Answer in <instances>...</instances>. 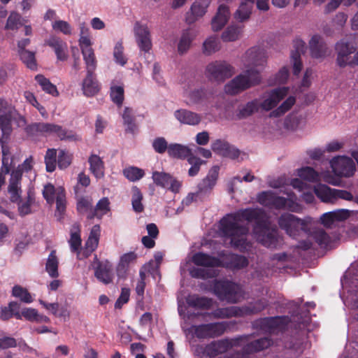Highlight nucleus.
Wrapping results in <instances>:
<instances>
[{
	"label": "nucleus",
	"instance_id": "56",
	"mask_svg": "<svg viewBox=\"0 0 358 358\" xmlns=\"http://www.w3.org/2000/svg\"><path fill=\"white\" fill-rule=\"evenodd\" d=\"M309 234L320 246L327 247L329 243V236L322 229H315L313 231L310 230Z\"/></svg>",
	"mask_w": 358,
	"mask_h": 358
},
{
	"label": "nucleus",
	"instance_id": "52",
	"mask_svg": "<svg viewBox=\"0 0 358 358\" xmlns=\"http://www.w3.org/2000/svg\"><path fill=\"white\" fill-rule=\"evenodd\" d=\"M296 99L294 96H288L276 109L273 110L271 113V117H280L288 111L295 103Z\"/></svg>",
	"mask_w": 358,
	"mask_h": 358
},
{
	"label": "nucleus",
	"instance_id": "23",
	"mask_svg": "<svg viewBox=\"0 0 358 358\" xmlns=\"http://www.w3.org/2000/svg\"><path fill=\"white\" fill-rule=\"evenodd\" d=\"M21 178L22 173L20 169H15L11 172L8 192L9 199L13 203H17L21 199Z\"/></svg>",
	"mask_w": 358,
	"mask_h": 358
},
{
	"label": "nucleus",
	"instance_id": "5",
	"mask_svg": "<svg viewBox=\"0 0 358 358\" xmlns=\"http://www.w3.org/2000/svg\"><path fill=\"white\" fill-rule=\"evenodd\" d=\"M190 259L186 261L185 264H182L181 269L187 270L189 274L194 278H211L216 275L215 270H206L204 268H196L188 267ZM191 261L197 266H201L206 268H214L220 266L221 256L220 259H216L203 252L194 254L191 258Z\"/></svg>",
	"mask_w": 358,
	"mask_h": 358
},
{
	"label": "nucleus",
	"instance_id": "26",
	"mask_svg": "<svg viewBox=\"0 0 358 358\" xmlns=\"http://www.w3.org/2000/svg\"><path fill=\"white\" fill-rule=\"evenodd\" d=\"M350 212L346 209H338L327 212L320 217L321 223L326 227H331L338 222L345 220L350 217Z\"/></svg>",
	"mask_w": 358,
	"mask_h": 358
},
{
	"label": "nucleus",
	"instance_id": "60",
	"mask_svg": "<svg viewBox=\"0 0 358 358\" xmlns=\"http://www.w3.org/2000/svg\"><path fill=\"white\" fill-rule=\"evenodd\" d=\"M110 210V201L107 197L100 199L94 208V217L101 218Z\"/></svg>",
	"mask_w": 358,
	"mask_h": 358
},
{
	"label": "nucleus",
	"instance_id": "17",
	"mask_svg": "<svg viewBox=\"0 0 358 358\" xmlns=\"http://www.w3.org/2000/svg\"><path fill=\"white\" fill-rule=\"evenodd\" d=\"M289 88L281 87L265 93L259 102L262 110L268 111L275 108L288 94Z\"/></svg>",
	"mask_w": 358,
	"mask_h": 358
},
{
	"label": "nucleus",
	"instance_id": "24",
	"mask_svg": "<svg viewBox=\"0 0 358 358\" xmlns=\"http://www.w3.org/2000/svg\"><path fill=\"white\" fill-rule=\"evenodd\" d=\"M305 50L306 43L303 41L299 38L294 41V50L291 52L290 63L292 66L293 73L296 76L299 75L302 69L303 63L301 55L304 53Z\"/></svg>",
	"mask_w": 358,
	"mask_h": 358
},
{
	"label": "nucleus",
	"instance_id": "11",
	"mask_svg": "<svg viewBox=\"0 0 358 358\" xmlns=\"http://www.w3.org/2000/svg\"><path fill=\"white\" fill-rule=\"evenodd\" d=\"M235 73V68L226 61L217 60L209 63L206 74L211 80L222 83Z\"/></svg>",
	"mask_w": 358,
	"mask_h": 358
},
{
	"label": "nucleus",
	"instance_id": "9",
	"mask_svg": "<svg viewBox=\"0 0 358 358\" xmlns=\"http://www.w3.org/2000/svg\"><path fill=\"white\" fill-rule=\"evenodd\" d=\"M212 301L205 298V297H199L196 294L188 295L185 298V301L183 298L178 296V310L180 316L184 320H190L196 316H197L195 313H190L187 306L192 307L196 309L200 308H208L211 306Z\"/></svg>",
	"mask_w": 358,
	"mask_h": 358
},
{
	"label": "nucleus",
	"instance_id": "6",
	"mask_svg": "<svg viewBox=\"0 0 358 358\" xmlns=\"http://www.w3.org/2000/svg\"><path fill=\"white\" fill-rule=\"evenodd\" d=\"M258 202L265 206L276 209H287L294 212H299L301 206L296 202V197L294 194H288L287 198L278 196L271 191H266L257 195Z\"/></svg>",
	"mask_w": 358,
	"mask_h": 358
},
{
	"label": "nucleus",
	"instance_id": "31",
	"mask_svg": "<svg viewBox=\"0 0 358 358\" xmlns=\"http://www.w3.org/2000/svg\"><path fill=\"white\" fill-rule=\"evenodd\" d=\"M248 265V260L245 257L233 254L221 255L220 266L230 268L239 269Z\"/></svg>",
	"mask_w": 358,
	"mask_h": 358
},
{
	"label": "nucleus",
	"instance_id": "19",
	"mask_svg": "<svg viewBox=\"0 0 358 358\" xmlns=\"http://www.w3.org/2000/svg\"><path fill=\"white\" fill-rule=\"evenodd\" d=\"M92 44L90 29L85 22L80 23L78 45L83 59L96 57Z\"/></svg>",
	"mask_w": 358,
	"mask_h": 358
},
{
	"label": "nucleus",
	"instance_id": "16",
	"mask_svg": "<svg viewBox=\"0 0 358 358\" xmlns=\"http://www.w3.org/2000/svg\"><path fill=\"white\" fill-rule=\"evenodd\" d=\"M134 34L136 42L141 50L149 52L152 46L151 34L146 23L137 21L134 25Z\"/></svg>",
	"mask_w": 358,
	"mask_h": 358
},
{
	"label": "nucleus",
	"instance_id": "49",
	"mask_svg": "<svg viewBox=\"0 0 358 358\" xmlns=\"http://www.w3.org/2000/svg\"><path fill=\"white\" fill-rule=\"evenodd\" d=\"M260 107L258 99H254L242 106L238 109V115L239 117H245L258 111Z\"/></svg>",
	"mask_w": 358,
	"mask_h": 358
},
{
	"label": "nucleus",
	"instance_id": "55",
	"mask_svg": "<svg viewBox=\"0 0 358 358\" xmlns=\"http://www.w3.org/2000/svg\"><path fill=\"white\" fill-rule=\"evenodd\" d=\"M52 28L56 32H59L66 36H71L73 32L72 26L68 22L62 20H54L52 23Z\"/></svg>",
	"mask_w": 358,
	"mask_h": 358
},
{
	"label": "nucleus",
	"instance_id": "29",
	"mask_svg": "<svg viewBox=\"0 0 358 358\" xmlns=\"http://www.w3.org/2000/svg\"><path fill=\"white\" fill-rule=\"evenodd\" d=\"M285 318L276 317L262 319L259 321V325L264 331L275 334L285 328Z\"/></svg>",
	"mask_w": 358,
	"mask_h": 358
},
{
	"label": "nucleus",
	"instance_id": "59",
	"mask_svg": "<svg viewBox=\"0 0 358 358\" xmlns=\"http://www.w3.org/2000/svg\"><path fill=\"white\" fill-rule=\"evenodd\" d=\"M131 192L132 208L135 212L141 213L143 210V205L142 203L143 194L140 189L136 187H134L131 189Z\"/></svg>",
	"mask_w": 358,
	"mask_h": 358
},
{
	"label": "nucleus",
	"instance_id": "45",
	"mask_svg": "<svg viewBox=\"0 0 358 358\" xmlns=\"http://www.w3.org/2000/svg\"><path fill=\"white\" fill-rule=\"evenodd\" d=\"M19 214L22 216L27 215L31 213V207L35 203L34 194L31 192L27 193L24 199H20L17 202Z\"/></svg>",
	"mask_w": 358,
	"mask_h": 358
},
{
	"label": "nucleus",
	"instance_id": "2",
	"mask_svg": "<svg viewBox=\"0 0 358 358\" xmlns=\"http://www.w3.org/2000/svg\"><path fill=\"white\" fill-rule=\"evenodd\" d=\"M241 62L245 70L224 86V92L228 95L239 94L261 83V73L267 63L266 52L262 47H252L244 53Z\"/></svg>",
	"mask_w": 358,
	"mask_h": 358
},
{
	"label": "nucleus",
	"instance_id": "4",
	"mask_svg": "<svg viewBox=\"0 0 358 358\" xmlns=\"http://www.w3.org/2000/svg\"><path fill=\"white\" fill-rule=\"evenodd\" d=\"M278 225L285 233L295 238L302 233L308 234L315 227V221L310 217L301 219L291 213H283L278 218Z\"/></svg>",
	"mask_w": 358,
	"mask_h": 358
},
{
	"label": "nucleus",
	"instance_id": "8",
	"mask_svg": "<svg viewBox=\"0 0 358 358\" xmlns=\"http://www.w3.org/2000/svg\"><path fill=\"white\" fill-rule=\"evenodd\" d=\"M43 195L47 202L52 204L56 203L55 216L61 220L65 213L66 207V199L64 189L61 186L55 187L50 183L44 186Z\"/></svg>",
	"mask_w": 358,
	"mask_h": 358
},
{
	"label": "nucleus",
	"instance_id": "54",
	"mask_svg": "<svg viewBox=\"0 0 358 358\" xmlns=\"http://www.w3.org/2000/svg\"><path fill=\"white\" fill-rule=\"evenodd\" d=\"M123 175L129 181L136 182L141 180L145 176L143 169L136 166H129L123 170Z\"/></svg>",
	"mask_w": 358,
	"mask_h": 358
},
{
	"label": "nucleus",
	"instance_id": "28",
	"mask_svg": "<svg viewBox=\"0 0 358 358\" xmlns=\"http://www.w3.org/2000/svg\"><path fill=\"white\" fill-rule=\"evenodd\" d=\"M309 50L312 57L324 58L327 55V47L323 38L317 34L313 35L309 41Z\"/></svg>",
	"mask_w": 358,
	"mask_h": 358
},
{
	"label": "nucleus",
	"instance_id": "51",
	"mask_svg": "<svg viewBox=\"0 0 358 358\" xmlns=\"http://www.w3.org/2000/svg\"><path fill=\"white\" fill-rule=\"evenodd\" d=\"M71 251L77 252L79 256V249L81 245L80 229L77 224H74L71 229V238L69 240Z\"/></svg>",
	"mask_w": 358,
	"mask_h": 358
},
{
	"label": "nucleus",
	"instance_id": "57",
	"mask_svg": "<svg viewBox=\"0 0 358 358\" xmlns=\"http://www.w3.org/2000/svg\"><path fill=\"white\" fill-rule=\"evenodd\" d=\"M113 58L115 62L122 66H124L127 62V58L124 52V47L122 42H117L113 48Z\"/></svg>",
	"mask_w": 358,
	"mask_h": 358
},
{
	"label": "nucleus",
	"instance_id": "43",
	"mask_svg": "<svg viewBox=\"0 0 358 358\" xmlns=\"http://www.w3.org/2000/svg\"><path fill=\"white\" fill-rule=\"evenodd\" d=\"M204 92L201 88L184 90L183 96L185 101L188 106H192L199 103L203 98Z\"/></svg>",
	"mask_w": 358,
	"mask_h": 358
},
{
	"label": "nucleus",
	"instance_id": "44",
	"mask_svg": "<svg viewBox=\"0 0 358 358\" xmlns=\"http://www.w3.org/2000/svg\"><path fill=\"white\" fill-rule=\"evenodd\" d=\"M58 267L59 259L56 255L55 250H52L47 259L45 271L48 273L50 277L56 278L59 276Z\"/></svg>",
	"mask_w": 358,
	"mask_h": 358
},
{
	"label": "nucleus",
	"instance_id": "30",
	"mask_svg": "<svg viewBox=\"0 0 358 358\" xmlns=\"http://www.w3.org/2000/svg\"><path fill=\"white\" fill-rule=\"evenodd\" d=\"M196 36L197 33L192 28L182 31L177 45V51L179 55H182L187 52Z\"/></svg>",
	"mask_w": 358,
	"mask_h": 358
},
{
	"label": "nucleus",
	"instance_id": "36",
	"mask_svg": "<svg viewBox=\"0 0 358 358\" xmlns=\"http://www.w3.org/2000/svg\"><path fill=\"white\" fill-rule=\"evenodd\" d=\"M306 117L299 113H292L285 120V126L292 131L303 130L306 127Z\"/></svg>",
	"mask_w": 358,
	"mask_h": 358
},
{
	"label": "nucleus",
	"instance_id": "15",
	"mask_svg": "<svg viewBox=\"0 0 358 358\" xmlns=\"http://www.w3.org/2000/svg\"><path fill=\"white\" fill-rule=\"evenodd\" d=\"M266 306L264 301H259L256 303L255 305H250V306L245 307H236L231 306L229 308H219L214 313V315L216 317L224 318L230 317H241L246 315L256 313L261 311Z\"/></svg>",
	"mask_w": 358,
	"mask_h": 358
},
{
	"label": "nucleus",
	"instance_id": "58",
	"mask_svg": "<svg viewBox=\"0 0 358 358\" xmlns=\"http://www.w3.org/2000/svg\"><path fill=\"white\" fill-rule=\"evenodd\" d=\"M271 343V340L268 338H260L248 344L246 350L250 352L260 351L269 347Z\"/></svg>",
	"mask_w": 358,
	"mask_h": 358
},
{
	"label": "nucleus",
	"instance_id": "10",
	"mask_svg": "<svg viewBox=\"0 0 358 358\" xmlns=\"http://www.w3.org/2000/svg\"><path fill=\"white\" fill-rule=\"evenodd\" d=\"M336 64L341 68L358 65V50L352 43L341 41L336 43Z\"/></svg>",
	"mask_w": 358,
	"mask_h": 358
},
{
	"label": "nucleus",
	"instance_id": "53",
	"mask_svg": "<svg viewBox=\"0 0 358 358\" xmlns=\"http://www.w3.org/2000/svg\"><path fill=\"white\" fill-rule=\"evenodd\" d=\"M12 295L26 303H31L34 301L28 290L20 285H15L13 287Z\"/></svg>",
	"mask_w": 358,
	"mask_h": 358
},
{
	"label": "nucleus",
	"instance_id": "32",
	"mask_svg": "<svg viewBox=\"0 0 358 358\" xmlns=\"http://www.w3.org/2000/svg\"><path fill=\"white\" fill-rule=\"evenodd\" d=\"M255 0H241L234 14V19L238 22H245L250 18Z\"/></svg>",
	"mask_w": 358,
	"mask_h": 358
},
{
	"label": "nucleus",
	"instance_id": "50",
	"mask_svg": "<svg viewBox=\"0 0 358 358\" xmlns=\"http://www.w3.org/2000/svg\"><path fill=\"white\" fill-rule=\"evenodd\" d=\"M35 80L38 83V85L41 87L42 90L45 91L46 93H48L54 96H57L59 95V92L57 89L55 85L50 83V81L45 78L42 75H37L35 77Z\"/></svg>",
	"mask_w": 358,
	"mask_h": 358
},
{
	"label": "nucleus",
	"instance_id": "47",
	"mask_svg": "<svg viewBox=\"0 0 358 358\" xmlns=\"http://www.w3.org/2000/svg\"><path fill=\"white\" fill-rule=\"evenodd\" d=\"M242 33V29L237 25L228 27L222 34L221 38L223 41L232 42L238 40Z\"/></svg>",
	"mask_w": 358,
	"mask_h": 358
},
{
	"label": "nucleus",
	"instance_id": "42",
	"mask_svg": "<svg viewBox=\"0 0 358 358\" xmlns=\"http://www.w3.org/2000/svg\"><path fill=\"white\" fill-rule=\"evenodd\" d=\"M100 227L96 224L92 227L90 236L85 243L86 255L93 252L98 246L100 236Z\"/></svg>",
	"mask_w": 358,
	"mask_h": 358
},
{
	"label": "nucleus",
	"instance_id": "41",
	"mask_svg": "<svg viewBox=\"0 0 358 358\" xmlns=\"http://www.w3.org/2000/svg\"><path fill=\"white\" fill-rule=\"evenodd\" d=\"M110 96L113 103L118 106H122L124 96V89L122 83L117 80L111 82Z\"/></svg>",
	"mask_w": 358,
	"mask_h": 358
},
{
	"label": "nucleus",
	"instance_id": "46",
	"mask_svg": "<svg viewBox=\"0 0 358 358\" xmlns=\"http://www.w3.org/2000/svg\"><path fill=\"white\" fill-rule=\"evenodd\" d=\"M168 153L172 157L184 158L191 155L190 149L180 144H171L169 145Z\"/></svg>",
	"mask_w": 358,
	"mask_h": 358
},
{
	"label": "nucleus",
	"instance_id": "62",
	"mask_svg": "<svg viewBox=\"0 0 358 358\" xmlns=\"http://www.w3.org/2000/svg\"><path fill=\"white\" fill-rule=\"evenodd\" d=\"M187 162L192 165L188 171V175L192 177L198 174L201 165L205 163L203 160L194 156H189L187 159Z\"/></svg>",
	"mask_w": 358,
	"mask_h": 358
},
{
	"label": "nucleus",
	"instance_id": "34",
	"mask_svg": "<svg viewBox=\"0 0 358 358\" xmlns=\"http://www.w3.org/2000/svg\"><path fill=\"white\" fill-rule=\"evenodd\" d=\"M335 189H331L326 185L317 184L313 187L312 192L322 201L325 203H335Z\"/></svg>",
	"mask_w": 358,
	"mask_h": 358
},
{
	"label": "nucleus",
	"instance_id": "14",
	"mask_svg": "<svg viewBox=\"0 0 358 358\" xmlns=\"http://www.w3.org/2000/svg\"><path fill=\"white\" fill-rule=\"evenodd\" d=\"M34 127L45 134H55L60 140L69 141H78L81 139L80 136L72 130L62 128L61 126L49 123H36Z\"/></svg>",
	"mask_w": 358,
	"mask_h": 358
},
{
	"label": "nucleus",
	"instance_id": "18",
	"mask_svg": "<svg viewBox=\"0 0 358 358\" xmlns=\"http://www.w3.org/2000/svg\"><path fill=\"white\" fill-rule=\"evenodd\" d=\"M152 178L157 186L167 189L173 193L179 192L182 186L180 181L164 172L153 171Z\"/></svg>",
	"mask_w": 358,
	"mask_h": 358
},
{
	"label": "nucleus",
	"instance_id": "63",
	"mask_svg": "<svg viewBox=\"0 0 358 358\" xmlns=\"http://www.w3.org/2000/svg\"><path fill=\"white\" fill-rule=\"evenodd\" d=\"M72 155L64 150H60L58 154V166L59 169H64L71 163Z\"/></svg>",
	"mask_w": 358,
	"mask_h": 358
},
{
	"label": "nucleus",
	"instance_id": "35",
	"mask_svg": "<svg viewBox=\"0 0 358 358\" xmlns=\"http://www.w3.org/2000/svg\"><path fill=\"white\" fill-rule=\"evenodd\" d=\"M231 346V343L227 340L215 341L206 346L204 353L210 357H215L227 352Z\"/></svg>",
	"mask_w": 358,
	"mask_h": 358
},
{
	"label": "nucleus",
	"instance_id": "61",
	"mask_svg": "<svg viewBox=\"0 0 358 358\" xmlns=\"http://www.w3.org/2000/svg\"><path fill=\"white\" fill-rule=\"evenodd\" d=\"M57 151L55 149H48L45 156L46 170L52 172L56 168Z\"/></svg>",
	"mask_w": 358,
	"mask_h": 358
},
{
	"label": "nucleus",
	"instance_id": "39",
	"mask_svg": "<svg viewBox=\"0 0 358 358\" xmlns=\"http://www.w3.org/2000/svg\"><path fill=\"white\" fill-rule=\"evenodd\" d=\"M90 171L96 179H101L104 176V163L102 159L96 155H92L89 159Z\"/></svg>",
	"mask_w": 358,
	"mask_h": 358
},
{
	"label": "nucleus",
	"instance_id": "21",
	"mask_svg": "<svg viewBox=\"0 0 358 358\" xmlns=\"http://www.w3.org/2000/svg\"><path fill=\"white\" fill-rule=\"evenodd\" d=\"M45 44L50 47L59 61L64 62L69 58L67 43L60 37L52 35L45 41Z\"/></svg>",
	"mask_w": 358,
	"mask_h": 358
},
{
	"label": "nucleus",
	"instance_id": "7",
	"mask_svg": "<svg viewBox=\"0 0 358 358\" xmlns=\"http://www.w3.org/2000/svg\"><path fill=\"white\" fill-rule=\"evenodd\" d=\"M86 75L81 83V90L83 94L87 97H92L96 95L100 90L101 85L96 78L94 71L97 66V60L96 57L83 59Z\"/></svg>",
	"mask_w": 358,
	"mask_h": 358
},
{
	"label": "nucleus",
	"instance_id": "12",
	"mask_svg": "<svg viewBox=\"0 0 358 358\" xmlns=\"http://www.w3.org/2000/svg\"><path fill=\"white\" fill-rule=\"evenodd\" d=\"M214 292L223 301L236 303L243 297L241 287L229 281H218L215 283Z\"/></svg>",
	"mask_w": 358,
	"mask_h": 358
},
{
	"label": "nucleus",
	"instance_id": "33",
	"mask_svg": "<svg viewBox=\"0 0 358 358\" xmlns=\"http://www.w3.org/2000/svg\"><path fill=\"white\" fill-rule=\"evenodd\" d=\"M174 117L182 124L196 125L201 120V116L186 109H179L174 112Z\"/></svg>",
	"mask_w": 358,
	"mask_h": 358
},
{
	"label": "nucleus",
	"instance_id": "25",
	"mask_svg": "<svg viewBox=\"0 0 358 358\" xmlns=\"http://www.w3.org/2000/svg\"><path fill=\"white\" fill-rule=\"evenodd\" d=\"M230 18L229 8L225 4H220L210 20V28L213 32L222 30Z\"/></svg>",
	"mask_w": 358,
	"mask_h": 358
},
{
	"label": "nucleus",
	"instance_id": "27",
	"mask_svg": "<svg viewBox=\"0 0 358 358\" xmlns=\"http://www.w3.org/2000/svg\"><path fill=\"white\" fill-rule=\"evenodd\" d=\"M94 276L104 285H108L113 280V265L108 261L99 262L94 268Z\"/></svg>",
	"mask_w": 358,
	"mask_h": 358
},
{
	"label": "nucleus",
	"instance_id": "1",
	"mask_svg": "<svg viewBox=\"0 0 358 358\" xmlns=\"http://www.w3.org/2000/svg\"><path fill=\"white\" fill-rule=\"evenodd\" d=\"M248 222L255 223L253 234L257 241L267 248L278 245L277 229L270 227L268 217L260 208H247L227 215L220 222L219 233L229 240L232 247L241 250H246L248 245Z\"/></svg>",
	"mask_w": 358,
	"mask_h": 358
},
{
	"label": "nucleus",
	"instance_id": "38",
	"mask_svg": "<svg viewBox=\"0 0 358 358\" xmlns=\"http://www.w3.org/2000/svg\"><path fill=\"white\" fill-rule=\"evenodd\" d=\"M137 259V255L134 252L122 255L116 267L117 274L119 277H124L129 266L134 264Z\"/></svg>",
	"mask_w": 358,
	"mask_h": 358
},
{
	"label": "nucleus",
	"instance_id": "37",
	"mask_svg": "<svg viewBox=\"0 0 358 358\" xmlns=\"http://www.w3.org/2000/svg\"><path fill=\"white\" fill-rule=\"evenodd\" d=\"M220 49L221 42L216 35L208 36L201 45V52L206 56H211Z\"/></svg>",
	"mask_w": 358,
	"mask_h": 358
},
{
	"label": "nucleus",
	"instance_id": "22",
	"mask_svg": "<svg viewBox=\"0 0 358 358\" xmlns=\"http://www.w3.org/2000/svg\"><path fill=\"white\" fill-rule=\"evenodd\" d=\"M220 166H213L208 171L206 176L198 185V193L208 194L215 187L219 177Z\"/></svg>",
	"mask_w": 358,
	"mask_h": 358
},
{
	"label": "nucleus",
	"instance_id": "20",
	"mask_svg": "<svg viewBox=\"0 0 358 358\" xmlns=\"http://www.w3.org/2000/svg\"><path fill=\"white\" fill-rule=\"evenodd\" d=\"M210 3L211 0H195L191 6L189 11L186 13L185 22L188 24H192L204 16Z\"/></svg>",
	"mask_w": 358,
	"mask_h": 358
},
{
	"label": "nucleus",
	"instance_id": "64",
	"mask_svg": "<svg viewBox=\"0 0 358 358\" xmlns=\"http://www.w3.org/2000/svg\"><path fill=\"white\" fill-rule=\"evenodd\" d=\"M22 61L31 69L36 68V64L34 53L28 50H22L20 52Z\"/></svg>",
	"mask_w": 358,
	"mask_h": 358
},
{
	"label": "nucleus",
	"instance_id": "48",
	"mask_svg": "<svg viewBox=\"0 0 358 358\" xmlns=\"http://www.w3.org/2000/svg\"><path fill=\"white\" fill-rule=\"evenodd\" d=\"M24 19L22 15L16 11H12L6 20L5 29L8 30H17L22 24Z\"/></svg>",
	"mask_w": 358,
	"mask_h": 358
},
{
	"label": "nucleus",
	"instance_id": "13",
	"mask_svg": "<svg viewBox=\"0 0 358 358\" xmlns=\"http://www.w3.org/2000/svg\"><path fill=\"white\" fill-rule=\"evenodd\" d=\"M329 165L335 176L352 177L356 171V165L352 158L346 155H336L329 161Z\"/></svg>",
	"mask_w": 358,
	"mask_h": 358
},
{
	"label": "nucleus",
	"instance_id": "3",
	"mask_svg": "<svg viewBox=\"0 0 358 358\" xmlns=\"http://www.w3.org/2000/svg\"><path fill=\"white\" fill-rule=\"evenodd\" d=\"M299 178H293L290 185L302 193V199L306 203H313L315 196L312 192L314 185L311 183L319 182L322 180L333 185H338V179L329 171L318 172L310 166H303L296 171Z\"/></svg>",
	"mask_w": 358,
	"mask_h": 358
},
{
	"label": "nucleus",
	"instance_id": "40",
	"mask_svg": "<svg viewBox=\"0 0 358 358\" xmlns=\"http://www.w3.org/2000/svg\"><path fill=\"white\" fill-rule=\"evenodd\" d=\"M77 210L80 214H85L88 219L94 217L92 199L90 196H80L77 199Z\"/></svg>",
	"mask_w": 358,
	"mask_h": 358
}]
</instances>
